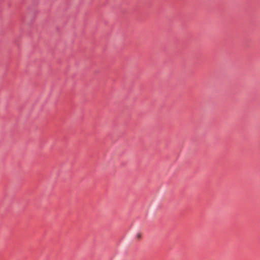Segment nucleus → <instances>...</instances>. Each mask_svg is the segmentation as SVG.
Listing matches in <instances>:
<instances>
[{"instance_id": "obj_1", "label": "nucleus", "mask_w": 260, "mask_h": 260, "mask_svg": "<svg viewBox=\"0 0 260 260\" xmlns=\"http://www.w3.org/2000/svg\"><path fill=\"white\" fill-rule=\"evenodd\" d=\"M138 238H141V235H140V234H138Z\"/></svg>"}]
</instances>
